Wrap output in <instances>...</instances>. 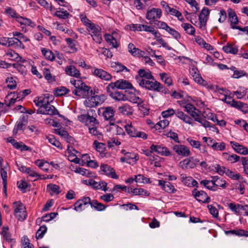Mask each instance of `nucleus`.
Instances as JSON below:
<instances>
[{
	"instance_id": "ea45409f",
	"label": "nucleus",
	"mask_w": 248,
	"mask_h": 248,
	"mask_svg": "<svg viewBox=\"0 0 248 248\" xmlns=\"http://www.w3.org/2000/svg\"><path fill=\"white\" fill-rule=\"evenodd\" d=\"M173 149L180 155L185 156L186 154V148L184 145H176L173 146Z\"/></svg>"
},
{
	"instance_id": "3c124183",
	"label": "nucleus",
	"mask_w": 248,
	"mask_h": 248,
	"mask_svg": "<svg viewBox=\"0 0 248 248\" xmlns=\"http://www.w3.org/2000/svg\"><path fill=\"white\" fill-rule=\"evenodd\" d=\"M55 15L60 18L64 19L68 17L69 14L67 11L62 9V10L57 11Z\"/></svg>"
},
{
	"instance_id": "e433bc0d",
	"label": "nucleus",
	"mask_w": 248,
	"mask_h": 248,
	"mask_svg": "<svg viewBox=\"0 0 248 248\" xmlns=\"http://www.w3.org/2000/svg\"><path fill=\"white\" fill-rule=\"evenodd\" d=\"M167 14H170L177 17L178 19L181 21H184V18L182 14L173 8L170 7L168 11L166 13Z\"/></svg>"
},
{
	"instance_id": "79ce46f5",
	"label": "nucleus",
	"mask_w": 248,
	"mask_h": 248,
	"mask_svg": "<svg viewBox=\"0 0 248 248\" xmlns=\"http://www.w3.org/2000/svg\"><path fill=\"white\" fill-rule=\"evenodd\" d=\"M42 53L45 58L49 61H53L55 59V56L51 51L46 48L42 49Z\"/></svg>"
},
{
	"instance_id": "09e8293b",
	"label": "nucleus",
	"mask_w": 248,
	"mask_h": 248,
	"mask_svg": "<svg viewBox=\"0 0 248 248\" xmlns=\"http://www.w3.org/2000/svg\"><path fill=\"white\" fill-rule=\"evenodd\" d=\"M159 75L162 81L165 84H167L168 86H169L172 84V80L170 76H169L167 73H160Z\"/></svg>"
},
{
	"instance_id": "ddd939ff",
	"label": "nucleus",
	"mask_w": 248,
	"mask_h": 248,
	"mask_svg": "<svg viewBox=\"0 0 248 248\" xmlns=\"http://www.w3.org/2000/svg\"><path fill=\"white\" fill-rule=\"evenodd\" d=\"M209 14L210 10L207 7H204L201 11L199 16V19L200 20L199 27L200 28L202 29L205 27Z\"/></svg>"
},
{
	"instance_id": "e2e57ef3",
	"label": "nucleus",
	"mask_w": 248,
	"mask_h": 248,
	"mask_svg": "<svg viewBox=\"0 0 248 248\" xmlns=\"http://www.w3.org/2000/svg\"><path fill=\"white\" fill-rule=\"evenodd\" d=\"M199 162V160L194 157H190L187 162V166H188L190 168H194Z\"/></svg>"
},
{
	"instance_id": "7ed1b4c3",
	"label": "nucleus",
	"mask_w": 248,
	"mask_h": 248,
	"mask_svg": "<svg viewBox=\"0 0 248 248\" xmlns=\"http://www.w3.org/2000/svg\"><path fill=\"white\" fill-rule=\"evenodd\" d=\"M187 114L191 116L195 121L201 123V124L206 128L210 126V123L206 121L203 117H201L199 114V110L193 105L187 103Z\"/></svg>"
},
{
	"instance_id": "8fccbe9b",
	"label": "nucleus",
	"mask_w": 248,
	"mask_h": 248,
	"mask_svg": "<svg viewBox=\"0 0 248 248\" xmlns=\"http://www.w3.org/2000/svg\"><path fill=\"white\" fill-rule=\"evenodd\" d=\"M225 144L222 142H214L213 143V145H212V148L216 151H223L225 149Z\"/></svg>"
},
{
	"instance_id": "9b49d317",
	"label": "nucleus",
	"mask_w": 248,
	"mask_h": 248,
	"mask_svg": "<svg viewBox=\"0 0 248 248\" xmlns=\"http://www.w3.org/2000/svg\"><path fill=\"white\" fill-rule=\"evenodd\" d=\"M37 113L49 115L58 114L59 117H62V115L58 113V110L55 108L50 104H48L44 107L39 108L37 110Z\"/></svg>"
},
{
	"instance_id": "bf43d9fd",
	"label": "nucleus",
	"mask_w": 248,
	"mask_h": 248,
	"mask_svg": "<svg viewBox=\"0 0 248 248\" xmlns=\"http://www.w3.org/2000/svg\"><path fill=\"white\" fill-rule=\"evenodd\" d=\"M93 145L98 152H103L105 150L106 145L103 143L99 142L97 140H94Z\"/></svg>"
},
{
	"instance_id": "2eb2a0df",
	"label": "nucleus",
	"mask_w": 248,
	"mask_h": 248,
	"mask_svg": "<svg viewBox=\"0 0 248 248\" xmlns=\"http://www.w3.org/2000/svg\"><path fill=\"white\" fill-rule=\"evenodd\" d=\"M162 15L161 9L158 8H152L147 11L146 17L147 19L153 21L160 18Z\"/></svg>"
},
{
	"instance_id": "72a5a7b5",
	"label": "nucleus",
	"mask_w": 248,
	"mask_h": 248,
	"mask_svg": "<svg viewBox=\"0 0 248 248\" xmlns=\"http://www.w3.org/2000/svg\"><path fill=\"white\" fill-rule=\"evenodd\" d=\"M43 74L45 78L49 83H53L55 81V77L53 76L49 69L45 68L43 69Z\"/></svg>"
},
{
	"instance_id": "69168bd1",
	"label": "nucleus",
	"mask_w": 248,
	"mask_h": 248,
	"mask_svg": "<svg viewBox=\"0 0 248 248\" xmlns=\"http://www.w3.org/2000/svg\"><path fill=\"white\" fill-rule=\"evenodd\" d=\"M6 83L8 84L7 86L10 89H14L16 87V82L14 80L13 78H8L6 79Z\"/></svg>"
},
{
	"instance_id": "052dcab7",
	"label": "nucleus",
	"mask_w": 248,
	"mask_h": 248,
	"mask_svg": "<svg viewBox=\"0 0 248 248\" xmlns=\"http://www.w3.org/2000/svg\"><path fill=\"white\" fill-rule=\"evenodd\" d=\"M13 66L22 74H25L26 72L25 66L21 64L18 63H14L13 64Z\"/></svg>"
},
{
	"instance_id": "37998d69",
	"label": "nucleus",
	"mask_w": 248,
	"mask_h": 248,
	"mask_svg": "<svg viewBox=\"0 0 248 248\" xmlns=\"http://www.w3.org/2000/svg\"><path fill=\"white\" fill-rule=\"evenodd\" d=\"M85 124L89 128L94 126H97L98 125V123L95 118L89 115L86 122Z\"/></svg>"
},
{
	"instance_id": "7c9ffc66",
	"label": "nucleus",
	"mask_w": 248,
	"mask_h": 248,
	"mask_svg": "<svg viewBox=\"0 0 248 248\" xmlns=\"http://www.w3.org/2000/svg\"><path fill=\"white\" fill-rule=\"evenodd\" d=\"M113 36H110V34H107L105 35V39L112 46L113 48H117L119 44L117 40L115 39Z\"/></svg>"
},
{
	"instance_id": "473e14b6",
	"label": "nucleus",
	"mask_w": 248,
	"mask_h": 248,
	"mask_svg": "<svg viewBox=\"0 0 248 248\" xmlns=\"http://www.w3.org/2000/svg\"><path fill=\"white\" fill-rule=\"evenodd\" d=\"M90 204L92 208H94L96 210L101 211L105 210L106 206L103 204L98 202L96 200L91 201Z\"/></svg>"
},
{
	"instance_id": "412c9836",
	"label": "nucleus",
	"mask_w": 248,
	"mask_h": 248,
	"mask_svg": "<svg viewBox=\"0 0 248 248\" xmlns=\"http://www.w3.org/2000/svg\"><path fill=\"white\" fill-rule=\"evenodd\" d=\"M27 124L26 121L23 118L19 119L16 122L13 130V134L16 135L18 131L23 132Z\"/></svg>"
},
{
	"instance_id": "39448f33",
	"label": "nucleus",
	"mask_w": 248,
	"mask_h": 248,
	"mask_svg": "<svg viewBox=\"0 0 248 248\" xmlns=\"http://www.w3.org/2000/svg\"><path fill=\"white\" fill-rule=\"evenodd\" d=\"M187 63L189 65V74L195 82L204 85L205 81L201 77V75L197 67V62L187 58Z\"/></svg>"
},
{
	"instance_id": "58836bf2",
	"label": "nucleus",
	"mask_w": 248,
	"mask_h": 248,
	"mask_svg": "<svg viewBox=\"0 0 248 248\" xmlns=\"http://www.w3.org/2000/svg\"><path fill=\"white\" fill-rule=\"evenodd\" d=\"M47 188L49 189L51 195L53 194H59L61 192L60 186L56 185L51 184L47 185Z\"/></svg>"
},
{
	"instance_id": "c756f323",
	"label": "nucleus",
	"mask_w": 248,
	"mask_h": 248,
	"mask_svg": "<svg viewBox=\"0 0 248 248\" xmlns=\"http://www.w3.org/2000/svg\"><path fill=\"white\" fill-rule=\"evenodd\" d=\"M223 157L231 163H233L240 161V156L235 154H229L227 153H223Z\"/></svg>"
},
{
	"instance_id": "f704fd0d",
	"label": "nucleus",
	"mask_w": 248,
	"mask_h": 248,
	"mask_svg": "<svg viewBox=\"0 0 248 248\" xmlns=\"http://www.w3.org/2000/svg\"><path fill=\"white\" fill-rule=\"evenodd\" d=\"M34 102L37 106L39 107V108H41V107H44L45 106L50 104L48 103V101L46 100V99H45L43 95L38 97L37 98H35L34 100Z\"/></svg>"
},
{
	"instance_id": "4c0bfd02",
	"label": "nucleus",
	"mask_w": 248,
	"mask_h": 248,
	"mask_svg": "<svg viewBox=\"0 0 248 248\" xmlns=\"http://www.w3.org/2000/svg\"><path fill=\"white\" fill-rule=\"evenodd\" d=\"M200 184L205 186L208 189L212 191L216 190V186L210 180H203L201 181Z\"/></svg>"
},
{
	"instance_id": "603ef678",
	"label": "nucleus",
	"mask_w": 248,
	"mask_h": 248,
	"mask_svg": "<svg viewBox=\"0 0 248 248\" xmlns=\"http://www.w3.org/2000/svg\"><path fill=\"white\" fill-rule=\"evenodd\" d=\"M111 129L113 130V133L116 135H123L124 134V130L121 127L115 124L114 123H110Z\"/></svg>"
},
{
	"instance_id": "6ab92c4d",
	"label": "nucleus",
	"mask_w": 248,
	"mask_h": 248,
	"mask_svg": "<svg viewBox=\"0 0 248 248\" xmlns=\"http://www.w3.org/2000/svg\"><path fill=\"white\" fill-rule=\"evenodd\" d=\"M91 199L89 197H84L83 199L78 200L74 204V209L77 212H80L84 209V206L90 204Z\"/></svg>"
},
{
	"instance_id": "aec40b11",
	"label": "nucleus",
	"mask_w": 248,
	"mask_h": 248,
	"mask_svg": "<svg viewBox=\"0 0 248 248\" xmlns=\"http://www.w3.org/2000/svg\"><path fill=\"white\" fill-rule=\"evenodd\" d=\"M230 143L232 148L237 153L243 155L248 154V149L246 147L234 141H231Z\"/></svg>"
},
{
	"instance_id": "f8f14e48",
	"label": "nucleus",
	"mask_w": 248,
	"mask_h": 248,
	"mask_svg": "<svg viewBox=\"0 0 248 248\" xmlns=\"http://www.w3.org/2000/svg\"><path fill=\"white\" fill-rule=\"evenodd\" d=\"M192 195L199 202L206 203H208L210 202V198L203 191H199L195 188L192 191Z\"/></svg>"
},
{
	"instance_id": "1a4fd4ad",
	"label": "nucleus",
	"mask_w": 248,
	"mask_h": 248,
	"mask_svg": "<svg viewBox=\"0 0 248 248\" xmlns=\"http://www.w3.org/2000/svg\"><path fill=\"white\" fill-rule=\"evenodd\" d=\"M105 96L94 95L88 97L84 101V104L87 107L92 108L101 104L105 100Z\"/></svg>"
},
{
	"instance_id": "49530a36",
	"label": "nucleus",
	"mask_w": 248,
	"mask_h": 248,
	"mask_svg": "<svg viewBox=\"0 0 248 248\" xmlns=\"http://www.w3.org/2000/svg\"><path fill=\"white\" fill-rule=\"evenodd\" d=\"M138 73L140 77L136 78L137 80L138 78H142V79H151L153 78V76L150 72H146L143 69L139 70Z\"/></svg>"
},
{
	"instance_id": "f3484780",
	"label": "nucleus",
	"mask_w": 248,
	"mask_h": 248,
	"mask_svg": "<svg viewBox=\"0 0 248 248\" xmlns=\"http://www.w3.org/2000/svg\"><path fill=\"white\" fill-rule=\"evenodd\" d=\"M93 73L94 76L100 78L102 80L109 81L111 80L112 78L109 73L102 69L96 68L93 72Z\"/></svg>"
},
{
	"instance_id": "a211bd4d",
	"label": "nucleus",
	"mask_w": 248,
	"mask_h": 248,
	"mask_svg": "<svg viewBox=\"0 0 248 248\" xmlns=\"http://www.w3.org/2000/svg\"><path fill=\"white\" fill-rule=\"evenodd\" d=\"M150 149L152 152H156L161 155L167 156L170 155V153L169 149L166 147L161 145H156L152 144L151 146Z\"/></svg>"
},
{
	"instance_id": "5fc2aeb1",
	"label": "nucleus",
	"mask_w": 248,
	"mask_h": 248,
	"mask_svg": "<svg viewBox=\"0 0 248 248\" xmlns=\"http://www.w3.org/2000/svg\"><path fill=\"white\" fill-rule=\"evenodd\" d=\"M47 139L48 140L49 142L52 144L53 145L57 147H61V144L59 141L57 140L53 135H49L47 137Z\"/></svg>"
},
{
	"instance_id": "864d4df0",
	"label": "nucleus",
	"mask_w": 248,
	"mask_h": 248,
	"mask_svg": "<svg viewBox=\"0 0 248 248\" xmlns=\"http://www.w3.org/2000/svg\"><path fill=\"white\" fill-rule=\"evenodd\" d=\"M230 209L235 214L239 215L240 211L241 210V205L235 204L234 203H230L229 204Z\"/></svg>"
},
{
	"instance_id": "4be33fe9",
	"label": "nucleus",
	"mask_w": 248,
	"mask_h": 248,
	"mask_svg": "<svg viewBox=\"0 0 248 248\" xmlns=\"http://www.w3.org/2000/svg\"><path fill=\"white\" fill-rule=\"evenodd\" d=\"M128 52L134 56H137L138 57H142L144 54V52L138 48L132 43H129L128 45Z\"/></svg>"
},
{
	"instance_id": "a18cd8bd",
	"label": "nucleus",
	"mask_w": 248,
	"mask_h": 248,
	"mask_svg": "<svg viewBox=\"0 0 248 248\" xmlns=\"http://www.w3.org/2000/svg\"><path fill=\"white\" fill-rule=\"evenodd\" d=\"M70 92V90L64 87H60L55 90V95L57 96H61L65 95Z\"/></svg>"
},
{
	"instance_id": "0e129e2a",
	"label": "nucleus",
	"mask_w": 248,
	"mask_h": 248,
	"mask_svg": "<svg viewBox=\"0 0 248 248\" xmlns=\"http://www.w3.org/2000/svg\"><path fill=\"white\" fill-rule=\"evenodd\" d=\"M240 161L243 166L245 173L248 175V157H242Z\"/></svg>"
},
{
	"instance_id": "6e6d98bb",
	"label": "nucleus",
	"mask_w": 248,
	"mask_h": 248,
	"mask_svg": "<svg viewBox=\"0 0 248 248\" xmlns=\"http://www.w3.org/2000/svg\"><path fill=\"white\" fill-rule=\"evenodd\" d=\"M47 228L45 226H41L36 233V239H41L46 232Z\"/></svg>"
},
{
	"instance_id": "dca6fc26",
	"label": "nucleus",
	"mask_w": 248,
	"mask_h": 248,
	"mask_svg": "<svg viewBox=\"0 0 248 248\" xmlns=\"http://www.w3.org/2000/svg\"><path fill=\"white\" fill-rule=\"evenodd\" d=\"M88 183L89 185L91 186L93 189L96 190L101 189L104 191L108 190L107 183L103 181L97 182L93 179H89Z\"/></svg>"
},
{
	"instance_id": "f03ea898",
	"label": "nucleus",
	"mask_w": 248,
	"mask_h": 248,
	"mask_svg": "<svg viewBox=\"0 0 248 248\" xmlns=\"http://www.w3.org/2000/svg\"><path fill=\"white\" fill-rule=\"evenodd\" d=\"M70 83L75 87V89L72 91V93L77 96L85 98L92 92L90 87L86 85L85 83L80 79H72L70 80Z\"/></svg>"
},
{
	"instance_id": "13d9d810",
	"label": "nucleus",
	"mask_w": 248,
	"mask_h": 248,
	"mask_svg": "<svg viewBox=\"0 0 248 248\" xmlns=\"http://www.w3.org/2000/svg\"><path fill=\"white\" fill-rule=\"evenodd\" d=\"M166 31L177 40H178L181 37L180 33L177 31L170 27H169V29H167Z\"/></svg>"
},
{
	"instance_id": "de8ad7c7",
	"label": "nucleus",
	"mask_w": 248,
	"mask_h": 248,
	"mask_svg": "<svg viewBox=\"0 0 248 248\" xmlns=\"http://www.w3.org/2000/svg\"><path fill=\"white\" fill-rule=\"evenodd\" d=\"M73 153H71L69 151L68 152V154H69L68 155V160L77 164H80V159L74 155V153H78V152L75 149H73Z\"/></svg>"
},
{
	"instance_id": "20e7f679",
	"label": "nucleus",
	"mask_w": 248,
	"mask_h": 248,
	"mask_svg": "<svg viewBox=\"0 0 248 248\" xmlns=\"http://www.w3.org/2000/svg\"><path fill=\"white\" fill-rule=\"evenodd\" d=\"M5 12L11 17L15 18L16 20L21 25L29 26L32 28H34L36 26L35 23L32 22L31 19L19 16L11 7H6L5 9Z\"/></svg>"
},
{
	"instance_id": "9d476101",
	"label": "nucleus",
	"mask_w": 248,
	"mask_h": 248,
	"mask_svg": "<svg viewBox=\"0 0 248 248\" xmlns=\"http://www.w3.org/2000/svg\"><path fill=\"white\" fill-rule=\"evenodd\" d=\"M124 128L127 133L132 137H139L143 139H146L147 135L143 132L138 131L132 126L131 123L124 125Z\"/></svg>"
},
{
	"instance_id": "338daca9",
	"label": "nucleus",
	"mask_w": 248,
	"mask_h": 248,
	"mask_svg": "<svg viewBox=\"0 0 248 248\" xmlns=\"http://www.w3.org/2000/svg\"><path fill=\"white\" fill-rule=\"evenodd\" d=\"M208 208L210 211V214L214 217H217L218 216V211L217 209L212 205H208Z\"/></svg>"
},
{
	"instance_id": "b1692460",
	"label": "nucleus",
	"mask_w": 248,
	"mask_h": 248,
	"mask_svg": "<svg viewBox=\"0 0 248 248\" xmlns=\"http://www.w3.org/2000/svg\"><path fill=\"white\" fill-rule=\"evenodd\" d=\"M158 185L162 188L168 193H172L174 190V187L170 182H166L163 180H159Z\"/></svg>"
},
{
	"instance_id": "4d7b16f0",
	"label": "nucleus",
	"mask_w": 248,
	"mask_h": 248,
	"mask_svg": "<svg viewBox=\"0 0 248 248\" xmlns=\"http://www.w3.org/2000/svg\"><path fill=\"white\" fill-rule=\"evenodd\" d=\"M133 194L135 195L148 196L149 194L143 188H134L133 189Z\"/></svg>"
},
{
	"instance_id": "0eeeda50",
	"label": "nucleus",
	"mask_w": 248,
	"mask_h": 248,
	"mask_svg": "<svg viewBox=\"0 0 248 248\" xmlns=\"http://www.w3.org/2000/svg\"><path fill=\"white\" fill-rule=\"evenodd\" d=\"M13 207L14 215L20 221L24 220L27 216L25 206L20 202H15L13 203Z\"/></svg>"
},
{
	"instance_id": "c85d7f7f",
	"label": "nucleus",
	"mask_w": 248,
	"mask_h": 248,
	"mask_svg": "<svg viewBox=\"0 0 248 248\" xmlns=\"http://www.w3.org/2000/svg\"><path fill=\"white\" fill-rule=\"evenodd\" d=\"M65 72L67 75L75 78H79L80 76L79 71L73 65L67 66L65 68Z\"/></svg>"
},
{
	"instance_id": "a878e982",
	"label": "nucleus",
	"mask_w": 248,
	"mask_h": 248,
	"mask_svg": "<svg viewBox=\"0 0 248 248\" xmlns=\"http://www.w3.org/2000/svg\"><path fill=\"white\" fill-rule=\"evenodd\" d=\"M131 90V91L129 92L128 96H127V100L133 103H139L141 99L137 96V94H139V92L137 90V92H135L133 90Z\"/></svg>"
},
{
	"instance_id": "5701e85b",
	"label": "nucleus",
	"mask_w": 248,
	"mask_h": 248,
	"mask_svg": "<svg viewBox=\"0 0 248 248\" xmlns=\"http://www.w3.org/2000/svg\"><path fill=\"white\" fill-rule=\"evenodd\" d=\"M119 112L123 115H130L133 113L134 109L128 104H125L118 108Z\"/></svg>"
},
{
	"instance_id": "4468645a",
	"label": "nucleus",
	"mask_w": 248,
	"mask_h": 248,
	"mask_svg": "<svg viewBox=\"0 0 248 248\" xmlns=\"http://www.w3.org/2000/svg\"><path fill=\"white\" fill-rule=\"evenodd\" d=\"M101 109L103 110L102 115L106 120H108L110 122L114 120L115 111L113 107H104Z\"/></svg>"
},
{
	"instance_id": "f257e3e1",
	"label": "nucleus",
	"mask_w": 248,
	"mask_h": 248,
	"mask_svg": "<svg viewBox=\"0 0 248 248\" xmlns=\"http://www.w3.org/2000/svg\"><path fill=\"white\" fill-rule=\"evenodd\" d=\"M137 82L140 87L145 88L146 89L162 92L164 93H168V90L160 83L155 80L153 77L151 79L138 78Z\"/></svg>"
},
{
	"instance_id": "a19ab883",
	"label": "nucleus",
	"mask_w": 248,
	"mask_h": 248,
	"mask_svg": "<svg viewBox=\"0 0 248 248\" xmlns=\"http://www.w3.org/2000/svg\"><path fill=\"white\" fill-rule=\"evenodd\" d=\"M7 170L8 168L7 165L1 167V168L0 169V174L2 179V184L3 185H4V186H5V184H7Z\"/></svg>"
},
{
	"instance_id": "393cba45",
	"label": "nucleus",
	"mask_w": 248,
	"mask_h": 248,
	"mask_svg": "<svg viewBox=\"0 0 248 248\" xmlns=\"http://www.w3.org/2000/svg\"><path fill=\"white\" fill-rule=\"evenodd\" d=\"M109 93V96L113 99L118 101H125L127 100V96L120 92H112L110 91Z\"/></svg>"
},
{
	"instance_id": "423d86ee",
	"label": "nucleus",
	"mask_w": 248,
	"mask_h": 248,
	"mask_svg": "<svg viewBox=\"0 0 248 248\" xmlns=\"http://www.w3.org/2000/svg\"><path fill=\"white\" fill-rule=\"evenodd\" d=\"M115 88L121 90L129 89L130 90H133L135 92H137L136 90L133 87L130 82L124 79H120L116 82H111L107 87V92L109 93L110 89L114 90Z\"/></svg>"
},
{
	"instance_id": "6e6552de",
	"label": "nucleus",
	"mask_w": 248,
	"mask_h": 248,
	"mask_svg": "<svg viewBox=\"0 0 248 248\" xmlns=\"http://www.w3.org/2000/svg\"><path fill=\"white\" fill-rule=\"evenodd\" d=\"M87 30L94 41L99 44L101 43L102 40L101 34V29L98 25L93 23L87 28Z\"/></svg>"
},
{
	"instance_id": "bb28decb",
	"label": "nucleus",
	"mask_w": 248,
	"mask_h": 248,
	"mask_svg": "<svg viewBox=\"0 0 248 248\" xmlns=\"http://www.w3.org/2000/svg\"><path fill=\"white\" fill-rule=\"evenodd\" d=\"M8 46H13L15 48L24 49V45L21 41L15 39L14 37L8 38Z\"/></svg>"
},
{
	"instance_id": "c9c22d12",
	"label": "nucleus",
	"mask_w": 248,
	"mask_h": 248,
	"mask_svg": "<svg viewBox=\"0 0 248 248\" xmlns=\"http://www.w3.org/2000/svg\"><path fill=\"white\" fill-rule=\"evenodd\" d=\"M223 51L227 53L235 54L238 52V48L231 44H228L222 48Z\"/></svg>"
},
{
	"instance_id": "774afa93",
	"label": "nucleus",
	"mask_w": 248,
	"mask_h": 248,
	"mask_svg": "<svg viewBox=\"0 0 248 248\" xmlns=\"http://www.w3.org/2000/svg\"><path fill=\"white\" fill-rule=\"evenodd\" d=\"M23 248H33V245L30 243L29 239L26 237H23L22 239Z\"/></svg>"
},
{
	"instance_id": "680f3d73",
	"label": "nucleus",
	"mask_w": 248,
	"mask_h": 248,
	"mask_svg": "<svg viewBox=\"0 0 248 248\" xmlns=\"http://www.w3.org/2000/svg\"><path fill=\"white\" fill-rule=\"evenodd\" d=\"M225 174L229 177L234 180H239L240 178V176L239 174L235 173L232 171L228 169L226 170Z\"/></svg>"
},
{
	"instance_id": "cd10ccee",
	"label": "nucleus",
	"mask_w": 248,
	"mask_h": 248,
	"mask_svg": "<svg viewBox=\"0 0 248 248\" xmlns=\"http://www.w3.org/2000/svg\"><path fill=\"white\" fill-rule=\"evenodd\" d=\"M6 55L12 60L16 61L17 62H26V61L20 57L18 54L13 50H11L8 51L6 53Z\"/></svg>"
},
{
	"instance_id": "c03bdc74",
	"label": "nucleus",
	"mask_w": 248,
	"mask_h": 248,
	"mask_svg": "<svg viewBox=\"0 0 248 248\" xmlns=\"http://www.w3.org/2000/svg\"><path fill=\"white\" fill-rule=\"evenodd\" d=\"M202 116L204 118L211 120L214 122H216V121H217L216 115L211 112L209 110L203 111L202 114Z\"/></svg>"
},
{
	"instance_id": "2f4dec72",
	"label": "nucleus",
	"mask_w": 248,
	"mask_h": 248,
	"mask_svg": "<svg viewBox=\"0 0 248 248\" xmlns=\"http://www.w3.org/2000/svg\"><path fill=\"white\" fill-rule=\"evenodd\" d=\"M142 31L151 33L155 38H159L161 35L159 32L156 31L153 27L143 25Z\"/></svg>"
}]
</instances>
